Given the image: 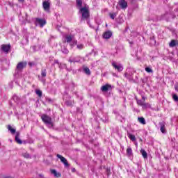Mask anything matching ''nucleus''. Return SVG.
<instances>
[{
	"instance_id": "nucleus-1",
	"label": "nucleus",
	"mask_w": 178,
	"mask_h": 178,
	"mask_svg": "<svg viewBox=\"0 0 178 178\" xmlns=\"http://www.w3.org/2000/svg\"><path fill=\"white\" fill-rule=\"evenodd\" d=\"M41 119L42 122H44V124H47L49 129H52L54 127V122H52V118L47 114H43L41 116Z\"/></svg>"
},
{
	"instance_id": "nucleus-2",
	"label": "nucleus",
	"mask_w": 178,
	"mask_h": 178,
	"mask_svg": "<svg viewBox=\"0 0 178 178\" xmlns=\"http://www.w3.org/2000/svg\"><path fill=\"white\" fill-rule=\"evenodd\" d=\"M26 66H27V63L26 61L18 63L16 67L15 75L17 76L19 73H22V70H23Z\"/></svg>"
},
{
	"instance_id": "nucleus-3",
	"label": "nucleus",
	"mask_w": 178,
	"mask_h": 178,
	"mask_svg": "<svg viewBox=\"0 0 178 178\" xmlns=\"http://www.w3.org/2000/svg\"><path fill=\"white\" fill-rule=\"evenodd\" d=\"M79 12L82 15V19H87L90 17V10L87 7L81 8Z\"/></svg>"
},
{
	"instance_id": "nucleus-4",
	"label": "nucleus",
	"mask_w": 178,
	"mask_h": 178,
	"mask_svg": "<svg viewBox=\"0 0 178 178\" xmlns=\"http://www.w3.org/2000/svg\"><path fill=\"white\" fill-rule=\"evenodd\" d=\"M139 93L142 97V99H136V102H137V104L139 105V106H143L145 103V100L147 99V97H145V96H144V95L143 94V90H140Z\"/></svg>"
},
{
	"instance_id": "nucleus-5",
	"label": "nucleus",
	"mask_w": 178,
	"mask_h": 178,
	"mask_svg": "<svg viewBox=\"0 0 178 178\" xmlns=\"http://www.w3.org/2000/svg\"><path fill=\"white\" fill-rule=\"evenodd\" d=\"M111 65L116 71L119 72H123V65L118 64V63L115 61H112Z\"/></svg>"
},
{
	"instance_id": "nucleus-6",
	"label": "nucleus",
	"mask_w": 178,
	"mask_h": 178,
	"mask_svg": "<svg viewBox=\"0 0 178 178\" xmlns=\"http://www.w3.org/2000/svg\"><path fill=\"white\" fill-rule=\"evenodd\" d=\"M35 24H36V26H40V27H44V26L47 24V21L44 19L36 18Z\"/></svg>"
},
{
	"instance_id": "nucleus-7",
	"label": "nucleus",
	"mask_w": 178,
	"mask_h": 178,
	"mask_svg": "<svg viewBox=\"0 0 178 178\" xmlns=\"http://www.w3.org/2000/svg\"><path fill=\"white\" fill-rule=\"evenodd\" d=\"M65 40H66V42H68L71 47H73V45H76V44H77V41H72L73 40L72 35H67L65 36Z\"/></svg>"
},
{
	"instance_id": "nucleus-8",
	"label": "nucleus",
	"mask_w": 178,
	"mask_h": 178,
	"mask_svg": "<svg viewBox=\"0 0 178 178\" xmlns=\"http://www.w3.org/2000/svg\"><path fill=\"white\" fill-rule=\"evenodd\" d=\"M81 60V57L76 56H71L70 57L68 62L70 63H79Z\"/></svg>"
},
{
	"instance_id": "nucleus-9",
	"label": "nucleus",
	"mask_w": 178,
	"mask_h": 178,
	"mask_svg": "<svg viewBox=\"0 0 178 178\" xmlns=\"http://www.w3.org/2000/svg\"><path fill=\"white\" fill-rule=\"evenodd\" d=\"M45 77H47V70L42 69L41 70V75H38V79L42 83L45 82Z\"/></svg>"
},
{
	"instance_id": "nucleus-10",
	"label": "nucleus",
	"mask_w": 178,
	"mask_h": 178,
	"mask_svg": "<svg viewBox=\"0 0 178 178\" xmlns=\"http://www.w3.org/2000/svg\"><path fill=\"white\" fill-rule=\"evenodd\" d=\"M56 156L64 164L65 168H69L70 166V165L69 164V162H67V160L66 159V158L63 157V156L60 154H57Z\"/></svg>"
},
{
	"instance_id": "nucleus-11",
	"label": "nucleus",
	"mask_w": 178,
	"mask_h": 178,
	"mask_svg": "<svg viewBox=\"0 0 178 178\" xmlns=\"http://www.w3.org/2000/svg\"><path fill=\"white\" fill-rule=\"evenodd\" d=\"M1 51L4 52L7 55L9 54V51H10V44H2L1 47Z\"/></svg>"
},
{
	"instance_id": "nucleus-12",
	"label": "nucleus",
	"mask_w": 178,
	"mask_h": 178,
	"mask_svg": "<svg viewBox=\"0 0 178 178\" xmlns=\"http://www.w3.org/2000/svg\"><path fill=\"white\" fill-rule=\"evenodd\" d=\"M175 19L176 17V15H172L169 13H165L163 15L161 16V19L168 20V19Z\"/></svg>"
},
{
	"instance_id": "nucleus-13",
	"label": "nucleus",
	"mask_w": 178,
	"mask_h": 178,
	"mask_svg": "<svg viewBox=\"0 0 178 178\" xmlns=\"http://www.w3.org/2000/svg\"><path fill=\"white\" fill-rule=\"evenodd\" d=\"M118 3L122 9H126L127 8V1L125 0H120Z\"/></svg>"
},
{
	"instance_id": "nucleus-14",
	"label": "nucleus",
	"mask_w": 178,
	"mask_h": 178,
	"mask_svg": "<svg viewBox=\"0 0 178 178\" xmlns=\"http://www.w3.org/2000/svg\"><path fill=\"white\" fill-rule=\"evenodd\" d=\"M113 88H115V86H111L109 83H106V85L102 86L100 90H113Z\"/></svg>"
},
{
	"instance_id": "nucleus-15",
	"label": "nucleus",
	"mask_w": 178,
	"mask_h": 178,
	"mask_svg": "<svg viewBox=\"0 0 178 178\" xmlns=\"http://www.w3.org/2000/svg\"><path fill=\"white\" fill-rule=\"evenodd\" d=\"M165 122H159V126H160V130L161 131V133H163V134H165L166 133V127H165Z\"/></svg>"
},
{
	"instance_id": "nucleus-16",
	"label": "nucleus",
	"mask_w": 178,
	"mask_h": 178,
	"mask_svg": "<svg viewBox=\"0 0 178 178\" xmlns=\"http://www.w3.org/2000/svg\"><path fill=\"white\" fill-rule=\"evenodd\" d=\"M112 37V32L110 31H106L103 34V38H105L106 40H109Z\"/></svg>"
},
{
	"instance_id": "nucleus-17",
	"label": "nucleus",
	"mask_w": 178,
	"mask_h": 178,
	"mask_svg": "<svg viewBox=\"0 0 178 178\" xmlns=\"http://www.w3.org/2000/svg\"><path fill=\"white\" fill-rule=\"evenodd\" d=\"M19 137H20V132L17 131L16 136H15V141L17 144H23V141L21 140Z\"/></svg>"
},
{
	"instance_id": "nucleus-18",
	"label": "nucleus",
	"mask_w": 178,
	"mask_h": 178,
	"mask_svg": "<svg viewBox=\"0 0 178 178\" xmlns=\"http://www.w3.org/2000/svg\"><path fill=\"white\" fill-rule=\"evenodd\" d=\"M83 72L87 76H91V71L90 70V68H88V67H83Z\"/></svg>"
},
{
	"instance_id": "nucleus-19",
	"label": "nucleus",
	"mask_w": 178,
	"mask_h": 178,
	"mask_svg": "<svg viewBox=\"0 0 178 178\" xmlns=\"http://www.w3.org/2000/svg\"><path fill=\"white\" fill-rule=\"evenodd\" d=\"M42 5H43V8L44 9V10H49V8L51 6V5L49 4V2L48 1H44L42 3Z\"/></svg>"
},
{
	"instance_id": "nucleus-20",
	"label": "nucleus",
	"mask_w": 178,
	"mask_h": 178,
	"mask_svg": "<svg viewBox=\"0 0 178 178\" xmlns=\"http://www.w3.org/2000/svg\"><path fill=\"white\" fill-rule=\"evenodd\" d=\"M138 122H139V123L141 124H147V122L145 121V118H144V117H138Z\"/></svg>"
},
{
	"instance_id": "nucleus-21",
	"label": "nucleus",
	"mask_w": 178,
	"mask_h": 178,
	"mask_svg": "<svg viewBox=\"0 0 178 178\" xmlns=\"http://www.w3.org/2000/svg\"><path fill=\"white\" fill-rule=\"evenodd\" d=\"M170 48H173L174 47H176V45H178V41L172 40L171 42L169 44Z\"/></svg>"
},
{
	"instance_id": "nucleus-22",
	"label": "nucleus",
	"mask_w": 178,
	"mask_h": 178,
	"mask_svg": "<svg viewBox=\"0 0 178 178\" xmlns=\"http://www.w3.org/2000/svg\"><path fill=\"white\" fill-rule=\"evenodd\" d=\"M127 156H133V149L131 147H128L127 149Z\"/></svg>"
},
{
	"instance_id": "nucleus-23",
	"label": "nucleus",
	"mask_w": 178,
	"mask_h": 178,
	"mask_svg": "<svg viewBox=\"0 0 178 178\" xmlns=\"http://www.w3.org/2000/svg\"><path fill=\"white\" fill-rule=\"evenodd\" d=\"M140 154H142L145 159H147L148 158V154H147V152L144 149H140Z\"/></svg>"
},
{
	"instance_id": "nucleus-24",
	"label": "nucleus",
	"mask_w": 178,
	"mask_h": 178,
	"mask_svg": "<svg viewBox=\"0 0 178 178\" xmlns=\"http://www.w3.org/2000/svg\"><path fill=\"white\" fill-rule=\"evenodd\" d=\"M51 175H54L55 177H60V173L56 172V170H51Z\"/></svg>"
},
{
	"instance_id": "nucleus-25",
	"label": "nucleus",
	"mask_w": 178,
	"mask_h": 178,
	"mask_svg": "<svg viewBox=\"0 0 178 178\" xmlns=\"http://www.w3.org/2000/svg\"><path fill=\"white\" fill-rule=\"evenodd\" d=\"M127 136L131 140V141H133V142L136 141V136L130 134L129 132H127Z\"/></svg>"
},
{
	"instance_id": "nucleus-26",
	"label": "nucleus",
	"mask_w": 178,
	"mask_h": 178,
	"mask_svg": "<svg viewBox=\"0 0 178 178\" xmlns=\"http://www.w3.org/2000/svg\"><path fill=\"white\" fill-rule=\"evenodd\" d=\"M8 131L11 133V134H16V129L15 128H13L12 126L8 125Z\"/></svg>"
},
{
	"instance_id": "nucleus-27",
	"label": "nucleus",
	"mask_w": 178,
	"mask_h": 178,
	"mask_svg": "<svg viewBox=\"0 0 178 178\" xmlns=\"http://www.w3.org/2000/svg\"><path fill=\"white\" fill-rule=\"evenodd\" d=\"M76 1L78 9L80 10L81 8H83L81 7L83 6V1L81 0H76Z\"/></svg>"
},
{
	"instance_id": "nucleus-28",
	"label": "nucleus",
	"mask_w": 178,
	"mask_h": 178,
	"mask_svg": "<svg viewBox=\"0 0 178 178\" xmlns=\"http://www.w3.org/2000/svg\"><path fill=\"white\" fill-rule=\"evenodd\" d=\"M143 109H148L151 108V104L149 103H145L143 104V106H142Z\"/></svg>"
},
{
	"instance_id": "nucleus-29",
	"label": "nucleus",
	"mask_w": 178,
	"mask_h": 178,
	"mask_svg": "<svg viewBox=\"0 0 178 178\" xmlns=\"http://www.w3.org/2000/svg\"><path fill=\"white\" fill-rule=\"evenodd\" d=\"M61 51L63 52V54H69V50L65 47H61Z\"/></svg>"
},
{
	"instance_id": "nucleus-30",
	"label": "nucleus",
	"mask_w": 178,
	"mask_h": 178,
	"mask_svg": "<svg viewBox=\"0 0 178 178\" xmlns=\"http://www.w3.org/2000/svg\"><path fill=\"white\" fill-rule=\"evenodd\" d=\"M35 94H37V95L41 98L42 97V91L40 90H35Z\"/></svg>"
},
{
	"instance_id": "nucleus-31",
	"label": "nucleus",
	"mask_w": 178,
	"mask_h": 178,
	"mask_svg": "<svg viewBox=\"0 0 178 178\" xmlns=\"http://www.w3.org/2000/svg\"><path fill=\"white\" fill-rule=\"evenodd\" d=\"M109 16L113 20L116 17V13H110Z\"/></svg>"
},
{
	"instance_id": "nucleus-32",
	"label": "nucleus",
	"mask_w": 178,
	"mask_h": 178,
	"mask_svg": "<svg viewBox=\"0 0 178 178\" xmlns=\"http://www.w3.org/2000/svg\"><path fill=\"white\" fill-rule=\"evenodd\" d=\"M172 99L175 102H178V96L176 94H172Z\"/></svg>"
},
{
	"instance_id": "nucleus-33",
	"label": "nucleus",
	"mask_w": 178,
	"mask_h": 178,
	"mask_svg": "<svg viewBox=\"0 0 178 178\" xmlns=\"http://www.w3.org/2000/svg\"><path fill=\"white\" fill-rule=\"evenodd\" d=\"M24 158H26V159H29L31 158L29 153H24L23 154Z\"/></svg>"
},
{
	"instance_id": "nucleus-34",
	"label": "nucleus",
	"mask_w": 178,
	"mask_h": 178,
	"mask_svg": "<svg viewBox=\"0 0 178 178\" xmlns=\"http://www.w3.org/2000/svg\"><path fill=\"white\" fill-rule=\"evenodd\" d=\"M76 48H77L78 49H83L84 48V44H77V45H76Z\"/></svg>"
},
{
	"instance_id": "nucleus-35",
	"label": "nucleus",
	"mask_w": 178,
	"mask_h": 178,
	"mask_svg": "<svg viewBox=\"0 0 178 178\" xmlns=\"http://www.w3.org/2000/svg\"><path fill=\"white\" fill-rule=\"evenodd\" d=\"M145 71L147 72V73H152V69H151L150 67H145Z\"/></svg>"
},
{
	"instance_id": "nucleus-36",
	"label": "nucleus",
	"mask_w": 178,
	"mask_h": 178,
	"mask_svg": "<svg viewBox=\"0 0 178 178\" xmlns=\"http://www.w3.org/2000/svg\"><path fill=\"white\" fill-rule=\"evenodd\" d=\"M125 77H127V79H129V80H133V76H129L127 73H125Z\"/></svg>"
},
{
	"instance_id": "nucleus-37",
	"label": "nucleus",
	"mask_w": 178,
	"mask_h": 178,
	"mask_svg": "<svg viewBox=\"0 0 178 178\" xmlns=\"http://www.w3.org/2000/svg\"><path fill=\"white\" fill-rule=\"evenodd\" d=\"M29 66H30L31 67H32V66H35V62H29L28 63Z\"/></svg>"
},
{
	"instance_id": "nucleus-38",
	"label": "nucleus",
	"mask_w": 178,
	"mask_h": 178,
	"mask_svg": "<svg viewBox=\"0 0 178 178\" xmlns=\"http://www.w3.org/2000/svg\"><path fill=\"white\" fill-rule=\"evenodd\" d=\"M65 105H67V106H72V102L70 101L65 102Z\"/></svg>"
},
{
	"instance_id": "nucleus-39",
	"label": "nucleus",
	"mask_w": 178,
	"mask_h": 178,
	"mask_svg": "<svg viewBox=\"0 0 178 178\" xmlns=\"http://www.w3.org/2000/svg\"><path fill=\"white\" fill-rule=\"evenodd\" d=\"M147 77L143 78V79H142V82H143V83H147Z\"/></svg>"
},
{
	"instance_id": "nucleus-40",
	"label": "nucleus",
	"mask_w": 178,
	"mask_h": 178,
	"mask_svg": "<svg viewBox=\"0 0 178 178\" xmlns=\"http://www.w3.org/2000/svg\"><path fill=\"white\" fill-rule=\"evenodd\" d=\"M102 93L104 94V95L108 92V90H102Z\"/></svg>"
},
{
	"instance_id": "nucleus-41",
	"label": "nucleus",
	"mask_w": 178,
	"mask_h": 178,
	"mask_svg": "<svg viewBox=\"0 0 178 178\" xmlns=\"http://www.w3.org/2000/svg\"><path fill=\"white\" fill-rule=\"evenodd\" d=\"M3 178H13L12 177H4Z\"/></svg>"
},
{
	"instance_id": "nucleus-42",
	"label": "nucleus",
	"mask_w": 178,
	"mask_h": 178,
	"mask_svg": "<svg viewBox=\"0 0 178 178\" xmlns=\"http://www.w3.org/2000/svg\"><path fill=\"white\" fill-rule=\"evenodd\" d=\"M19 2H24V0H19Z\"/></svg>"
},
{
	"instance_id": "nucleus-43",
	"label": "nucleus",
	"mask_w": 178,
	"mask_h": 178,
	"mask_svg": "<svg viewBox=\"0 0 178 178\" xmlns=\"http://www.w3.org/2000/svg\"><path fill=\"white\" fill-rule=\"evenodd\" d=\"M76 171V169L75 168H73L72 169V172H75Z\"/></svg>"
},
{
	"instance_id": "nucleus-44",
	"label": "nucleus",
	"mask_w": 178,
	"mask_h": 178,
	"mask_svg": "<svg viewBox=\"0 0 178 178\" xmlns=\"http://www.w3.org/2000/svg\"><path fill=\"white\" fill-rule=\"evenodd\" d=\"M15 98H17V97L13 96V99H15Z\"/></svg>"
},
{
	"instance_id": "nucleus-45",
	"label": "nucleus",
	"mask_w": 178,
	"mask_h": 178,
	"mask_svg": "<svg viewBox=\"0 0 178 178\" xmlns=\"http://www.w3.org/2000/svg\"><path fill=\"white\" fill-rule=\"evenodd\" d=\"M113 76H118V75H116V74H113Z\"/></svg>"
},
{
	"instance_id": "nucleus-46",
	"label": "nucleus",
	"mask_w": 178,
	"mask_h": 178,
	"mask_svg": "<svg viewBox=\"0 0 178 178\" xmlns=\"http://www.w3.org/2000/svg\"><path fill=\"white\" fill-rule=\"evenodd\" d=\"M129 44H133V42H129Z\"/></svg>"
}]
</instances>
